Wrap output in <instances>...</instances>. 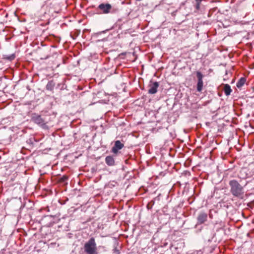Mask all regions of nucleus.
Returning a JSON list of instances; mask_svg holds the SVG:
<instances>
[{"instance_id":"obj_14","label":"nucleus","mask_w":254,"mask_h":254,"mask_svg":"<svg viewBox=\"0 0 254 254\" xmlns=\"http://www.w3.org/2000/svg\"><path fill=\"white\" fill-rule=\"evenodd\" d=\"M14 58V56L13 55H12L10 58H8L9 60H13Z\"/></svg>"},{"instance_id":"obj_5","label":"nucleus","mask_w":254,"mask_h":254,"mask_svg":"<svg viewBox=\"0 0 254 254\" xmlns=\"http://www.w3.org/2000/svg\"><path fill=\"white\" fill-rule=\"evenodd\" d=\"M196 76L198 79L197 83V90L198 92H201L202 90L203 85V82L202 80L203 75L200 71H197Z\"/></svg>"},{"instance_id":"obj_1","label":"nucleus","mask_w":254,"mask_h":254,"mask_svg":"<svg viewBox=\"0 0 254 254\" xmlns=\"http://www.w3.org/2000/svg\"><path fill=\"white\" fill-rule=\"evenodd\" d=\"M229 185L230 187V192L234 196L240 199L244 198V188L237 180H232L230 181Z\"/></svg>"},{"instance_id":"obj_7","label":"nucleus","mask_w":254,"mask_h":254,"mask_svg":"<svg viewBox=\"0 0 254 254\" xmlns=\"http://www.w3.org/2000/svg\"><path fill=\"white\" fill-rule=\"evenodd\" d=\"M124 146L123 143H121L120 140H117L115 142L114 146L112 147L111 151L114 154H117L118 151L122 149Z\"/></svg>"},{"instance_id":"obj_4","label":"nucleus","mask_w":254,"mask_h":254,"mask_svg":"<svg viewBox=\"0 0 254 254\" xmlns=\"http://www.w3.org/2000/svg\"><path fill=\"white\" fill-rule=\"evenodd\" d=\"M207 214L204 212H200L197 217V223L196 226L204 223L207 220Z\"/></svg>"},{"instance_id":"obj_3","label":"nucleus","mask_w":254,"mask_h":254,"mask_svg":"<svg viewBox=\"0 0 254 254\" xmlns=\"http://www.w3.org/2000/svg\"><path fill=\"white\" fill-rule=\"evenodd\" d=\"M103 14H108L111 12L112 6L110 3H102L100 4L97 8Z\"/></svg>"},{"instance_id":"obj_15","label":"nucleus","mask_w":254,"mask_h":254,"mask_svg":"<svg viewBox=\"0 0 254 254\" xmlns=\"http://www.w3.org/2000/svg\"><path fill=\"white\" fill-rule=\"evenodd\" d=\"M196 2H201L202 0H195Z\"/></svg>"},{"instance_id":"obj_11","label":"nucleus","mask_w":254,"mask_h":254,"mask_svg":"<svg viewBox=\"0 0 254 254\" xmlns=\"http://www.w3.org/2000/svg\"><path fill=\"white\" fill-rule=\"evenodd\" d=\"M246 80L245 78H244V77L241 78L239 79V80L238 81V82L237 83V87L238 88H241L244 85V84L246 82Z\"/></svg>"},{"instance_id":"obj_2","label":"nucleus","mask_w":254,"mask_h":254,"mask_svg":"<svg viewBox=\"0 0 254 254\" xmlns=\"http://www.w3.org/2000/svg\"><path fill=\"white\" fill-rule=\"evenodd\" d=\"M84 250L87 254H98L96 243L94 238H91L85 244Z\"/></svg>"},{"instance_id":"obj_9","label":"nucleus","mask_w":254,"mask_h":254,"mask_svg":"<svg viewBox=\"0 0 254 254\" xmlns=\"http://www.w3.org/2000/svg\"><path fill=\"white\" fill-rule=\"evenodd\" d=\"M105 162L108 166H113L115 165V162L112 156H108L105 158Z\"/></svg>"},{"instance_id":"obj_8","label":"nucleus","mask_w":254,"mask_h":254,"mask_svg":"<svg viewBox=\"0 0 254 254\" xmlns=\"http://www.w3.org/2000/svg\"><path fill=\"white\" fill-rule=\"evenodd\" d=\"M32 120L37 124L40 125H44V120L40 116L35 115L32 117Z\"/></svg>"},{"instance_id":"obj_12","label":"nucleus","mask_w":254,"mask_h":254,"mask_svg":"<svg viewBox=\"0 0 254 254\" xmlns=\"http://www.w3.org/2000/svg\"><path fill=\"white\" fill-rule=\"evenodd\" d=\"M55 84L53 81H50L46 85V89L48 90H52L54 87Z\"/></svg>"},{"instance_id":"obj_6","label":"nucleus","mask_w":254,"mask_h":254,"mask_svg":"<svg viewBox=\"0 0 254 254\" xmlns=\"http://www.w3.org/2000/svg\"><path fill=\"white\" fill-rule=\"evenodd\" d=\"M149 88L148 90V93L150 94H154L157 92V88L159 87V83L157 81L152 82L151 81L148 85Z\"/></svg>"},{"instance_id":"obj_13","label":"nucleus","mask_w":254,"mask_h":254,"mask_svg":"<svg viewBox=\"0 0 254 254\" xmlns=\"http://www.w3.org/2000/svg\"><path fill=\"white\" fill-rule=\"evenodd\" d=\"M200 3V2H196V8L197 9H199Z\"/></svg>"},{"instance_id":"obj_10","label":"nucleus","mask_w":254,"mask_h":254,"mask_svg":"<svg viewBox=\"0 0 254 254\" xmlns=\"http://www.w3.org/2000/svg\"><path fill=\"white\" fill-rule=\"evenodd\" d=\"M232 90L229 84H225L224 87V92L226 96L230 95Z\"/></svg>"}]
</instances>
